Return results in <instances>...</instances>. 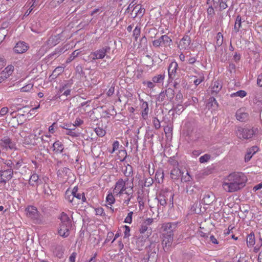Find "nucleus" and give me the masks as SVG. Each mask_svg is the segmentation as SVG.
<instances>
[{"mask_svg": "<svg viewBox=\"0 0 262 262\" xmlns=\"http://www.w3.org/2000/svg\"><path fill=\"white\" fill-rule=\"evenodd\" d=\"M160 40H162V45L165 46L169 45L172 42V40L166 35H162L160 37Z\"/></svg>", "mask_w": 262, "mask_h": 262, "instance_id": "58836bf2", "label": "nucleus"}, {"mask_svg": "<svg viewBox=\"0 0 262 262\" xmlns=\"http://www.w3.org/2000/svg\"><path fill=\"white\" fill-rule=\"evenodd\" d=\"M71 227L70 225H62L60 224V226L58 230V234L62 237L66 238L70 235L69 229Z\"/></svg>", "mask_w": 262, "mask_h": 262, "instance_id": "2eb2a0df", "label": "nucleus"}, {"mask_svg": "<svg viewBox=\"0 0 262 262\" xmlns=\"http://www.w3.org/2000/svg\"><path fill=\"white\" fill-rule=\"evenodd\" d=\"M190 179L191 178L188 172H187L184 176L182 175L181 177L182 182H188L190 181Z\"/></svg>", "mask_w": 262, "mask_h": 262, "instance_id": "69168bd1", "label": "nucleus"}, {"mask_svg": "<svg viewBox=\"0 0 262 262\" xmlns=\"http://www.w3.org/2000/svg\"><path fill=\"white\" fill-rule=\"evenodd\" d=\"M246 243L248 247H252L255 244V237L253 232L247 235Z\"/></svg>", "mask_w": 262, "mask_h": 262, "instance_id": "4be33fe9", "label": "nucleus"}, {"mask_svg": "<svg viewBox=\"0 0 262 262\" xmlns=\"http://www.w3.org/2000/svg\"><path fill=\"white\" fill-rule=\"evenodd\" d=\"M190 37L187 35H185L180 41L179 47L181 50L186 49L190 45Z\"/></svg>", "mask_w": 262, "mask_h": 262, "instance_id": "f3484780", "label": "nucleus"}, {"mask_svg": "<svg viewBox=\"0 0 262 262\" xmlns=\"http://www.w3.org/2000/svg\"><path fill=\"white\" fill-rule=\"evenodd\" d=\"M215 200V196L211 192H206L203 196L202 201L205 205L211 204Z\"/></svg>", "mask_w": 262, "mask_h": 262, "instance_id": "6ab92c4d", "label": "nucleus"}, {"mask_svg": "<svg viewBox=\"0 0 262 262\" xmlns=\"http://www.w3.org/2000/svg\"><path fill=\"white\" fill-rule=\"evenodd\" d=\"M153 182V180L151 177L147 178L145 180L144 186L147 187H150L152 185Z\"/></svg>", "mask_w": 262, "mask_h": 262, "instance_id": "13d9d810", "label": "nucleus"}, {"mask_svg": "<svg viewBox=\"0 0 262 262\" xmlns=\"http://www.w3.org/2000/svg\"><path fill=\"white\" fill-rule=\"evenodd\" d=\"M133 212L131 211L127 214V216L125 217L124 222L128 224H131L132 222V216Z\"/></svg>", "mask_w": 262, "mask_h": 262, "instance_id": "052dcab7", "label": "nucleus"}, {"mask_svg": "<svg viewBox=\"0 0 262 262\" xmlns=\"http://www.w3.org/2000/svg\"><path fill=\"white\" fill-rule=\"evenodd\" d=\"M178 68V64L176 61L171 62L168 69V77L169 79H173Z\"/></svg>", "mask_w": 262, "mask_h": 262, "instance_id": "ddd939ff", "label": "nucleus"}, {"mask_svg": "<svg viewBox=\"0 0 262 262\" xmlns=\"http://www.w3.org/2000/svg\"><path fill=\"white\" fill-rule=\"evenodd\" d=\"M227 1L228 0H220L219 3L220 11H222L228 7Z\"/></svg>", "mask_w": 262, "mask_h": 262, "instance_id": "3c124183", "label": "nucleus"}, {"mask_svg": "<svg viewBox=\"0 0 262 262\" xmlns=\"http://www.w3.org/2000/svg\"><path fill=\"white\" fill-rule=\"evenodd\" d=\"M102 10L101 8H96L91 12L90 15L91 16H93L94 17H96V16L98 15L101 13H102Z\"/></svg>", "mask_w": 262, "mask_h": 262, "instance_id": "864d4df0", "label": "nucleus"}, {"mask_svg": "<svg viewBox=\"0 0 262 262\" xmlns=\"http://www.w3.org/2000/svg\"><path fill=\"white\" fill-rule=\"evenodd\" d=\"M114 3L117 4L119 6H125L127 5L130 0H112Z\"/></svg>", "mask_w": 262, "mask_h": 262, "instance_id": "603ef678", "label": "nucleus"}, {"mask_svg": "<svg viewBox=\"0 0 262 262\" xmlns=\"http://www.w3.org/2000/svg\"><path fill=\"white\" fill-rule=\"evenodd\" d=\"M106 203L107 205L112 206L113 204L115 203V199L113 195V193H109L106 198Z\"/></svg>", "mask_w": 262, "mask_h": 262, "instance_id": "79ce46f5", "label": "nucleus"}, {"mask_svg": "<svg viewBox=\"0 0 262 262\" xmlns=\"http://www.w3.org/2000/svg\"><path fill=\"white\" fill-rule=\"evenodd\" d=\"M127 195L126 199L124 200L123 203L126 205H128L131 199L133 197V189L132 190H128L124 192Z\"/></svg>", "mask_w": 262, "mask_h": 262, "instance_id": "4c0bfd02", "label": "nucleus"}, {"mask_svg": "<svg viewBox=\"0 0 262 262\" xmlns=\"http://www.w3.org/2000/svg\"><path fill=\"white\" fill-rule=\"evenodd\" d=\"M246 94H247V93L245 91L240 90L235 93H232L231 95V96L232 97H235V96H239L241 98H243V97L246 96Z\"/></svg>", "mask_w": 262, "mask_h": 262, "instance_id": "09e8293b", "label": "nucleus"}, {"mask_svg": "<svg viewBox=\"0 0 262 262\" xmlns=\"http://www.w3.org/2000/svg\"><path fill=\"white\" fill-rule=\"evenodd\" d=\"M257 148L256 146H253L252 148L247 150V153L245 156V161L247 162L250 160L253 155L255 153V149Z\"/></svg>", "mask_w": 262, "mask_h": 262, "instance_id": "a878e982", "label": "nucleus"}, {"mask_svg": "<svg viewBox=\"0 0 262 262\" xmlns=\"http://www.w3.org/2000/svg\"><path fill=\"white\" fill-rule=\"evenodd\" d=\"M258 132L257 128L249 126H238L235 130L237 137L240 139H251Z\"/></svg>", "mask_w": 262, "mask_h": 262, "instance_id": "7ed1b4c3", "label": "nucleus"}, {"mask_svg": "<svg viewBox=\"0 0 262 262\" xmlns=\"http://www.w3.org/2000/svg\"><path fill=\"white\" fill-rule=\"evenodd\" d=\"M76 202H79V204L80 203L83 204L84 202H86V199L85 196V194L83 192L79 193L78 192L73 195Z\"/></svg>", "mask_w": 262, "mask_h": 262, "instance_id": "bb28decb", "label": "nucleus"}, {"mask_svg": "<svg viewBox=\"0 0 262 262\" xmlns=\"http://www.w3.org/2000/svg\"><path fill=\"white\" fill-rule=\"evenodd\" d=\"M28 47L24 41L18 42L14 48V51L17 54H21L27 51Z\"/></svg>", "mask_w": 262, "mask_h": 262, "instance_id": "4468645a", "label": "nucleus"}, {"mask_svg": "<svg viewBox=\"0 0 262 262\" xmlns=\"http://www.w3.org/2000/svg\"><path fill=\"white\" fill-rule=\"evenodd\" d=\"M154 223V219L148 218L145 220L141 224L140 228V232L144 234L146 237H149L152 232L151 228L150 226Z\"/></svg>", "mask_w": 262, "mask_h": 262, "instance_id": "423d86ee", "label": "nucleus"}, {"mask_svg": "<svg viewBox=\"0 0 262 262\" xmlns=\"http://www.w3.org/2000/svg\"><path fill=\"white\" fill-rule=\"evenodd\" d=\"M83 123V121L80 119L79 118H77L76 119L74 123L72 124V126L75 128L76 126H79L80 125Z\"/></svg>", "mask_w": 262, "mask_h": 262, "instance_id": "e2e57ef3", "label": "nucleus"}, {"mask_svg": "<svg viewBox=\"0 0 262 262\" xmlns=\"http://www.w3.org/2000/svg\"><path fill=\"white\" fill-rule=\"evenodd\" d=\"M246 176L239 172L231 173L226 177L222 182L223 189L228 193H233L242 190L247 182Z\"/></svg>", "mask_w": 262, "mask_h": 262, "instance_id": "f257e3e1", "label": "nucleus"}, {"mask_svg": "<svg viewBox=\"0 0 262 262\" xmlns=\"http://www.w3.org/2000/svg\"><path fill=\"white\" fill-rule=\"evenodd\" d=\"M27 216L31 219L34 223L39 224L42 221L37 209L34 206H28L26 209Z\"/></svg>", "mask_w": 262, "mask_h": 262, "instance_id": "39448f33", "label": "nucleus"}, {"mask_svg": "<svg viewBox=\"0 0 262 262\" xmlns=\"http://www.w3.org/2000/svg\"><path fill=\"white\" fill-rule=\"evenodd\" d=\"M65 199L73 206L79 205V202H76L73 194H71V191L69 189H67L65 192Z\"/></svg>", "mask_w": 262, "mask_h": 262, "instance_id": "412c9836", "label": "nucleus"}, {"mask_svg": "<svg viewBox=\"0 0 262 262\" xmlns=\"http://www.w3.org/2000/svg\"><path fill=\"white\" fill-rule=\"evenodd\" d=\"M141 27L139 26H137L133 30V36L135 37L136 40L140 35Z\"/></svg>", "mask_w": 262, "mask_h": 262, "instance_id": "c03bdc74", "label": "nucleus"}, {"mask_svg": "<svg viewBox=\"0 0 262 262\" xmlns=\"http://www.w3.org/2000/svg\"><path fill=\"white\" fill-rule=\"evenodd\" d=\"M165 73L157 75L152 78V81L154 83H163L165 79Z\"/></svg>", "mask_w": 262, "mask_h": 262, "instance_id": "473e14b6", "label": "nucleus"}, {"mask_svg": "<svg viewBox=\"0 0 262 262\" xmlns=\"http://www.w3.org/2000/svg\"><path fill=\"white\" fill-rule=\"evenodd\" d=\"M216 38L217 45L218 46H221L223 42V36L221 32H219L217 34Z\"/></svg>", "mask_w": 262, "mask_h": 262, "instance_id": "8fccbe9b", "label": "nucleus"}, {"mask_svg": "<svg viewBox=\"0 0 262 262\" xmlns=\"http://www.w3.org/2000/svg\"><path fill=\"white\" fill-rule=\"evenodd\" d=\"M158 202L160 205L164 206L166 204V201L165 196L163 195H160L158 198Z\"/></svg>", "mask_w": 262, "mask_h": 262, "instance_id": "680f3d73", "label": "nucleus"}, {"mask_svg": "<svg viewBox=\"0 0 262 262\" xmlns=\"http://www.w3.org/2000/svg\"><path fill=\"white\" fill-rule=\"evenodd\" d=\"M38 179V176L36 173H33L30 178L29 184L32 186H34L35 185L38 186L37 183Z\"/></svg>", "mask_w": 262, "mask_h": 262, "instance_id": "c9c22d12", "label": "nucleus"}, {"mask_svg": "<svg viewBox=\"0 0 262 262\" xmlns=\"http://www.w3.org/2000/svg\"><path fill=\"white\" fill-rule=\"evenodd\" d=\"M60 41V37L59 34L51 36L46 41L45 45L47 48H51L59 43Z\"/></svg>", "mask_w": 262, "mask_h": 262, "instance_id": "9b49d317", "label": "nucleus"}, {"mask_svg": "<svg viewBox=\"0 0 262 262\" xmlns=\"http://www.w3.org/2000/svg\"><path fill=\"white\" fill-rule=\"evenodd\" d=\"M248 116L247 113L242 112L240 110L237 111L236 113V119L241 122L245 121L247 119Z\"/></svg>", "mask_w": 262, "mask_h": 262, "instance_id": "2f4dec72", "label": "nucleus"}, {"mask_svg": "<svg viewBox=\"0 0 262 262\" xmlns=\"http://www.w3.org/2000/svg\"><path fill=\"white\" fill-rule=\"evenodd\" d=\"M207 13L209 18H212L215 15V11L212 6H209L207 10Z\"/></svg>", "mask_w": 262, "mask_h": 262, "instance_id": "37998d69", "label": "nucleus"}, {"mask_svg": "<svg viewBox=\"0 0 262 262\" xmlns=\"http://www.w3.org/2000/svg\"><path fill=\"white\" fill-rule=\"evenodd\" d=\"M95 210L97 215L104 216L105 215L104 209L102 207L95 208Z\"/></svg>", "mask_w": 262, "mask_h": 262, "instance_id": "bf43d9fd", "label": "nucleus"}, {"mask_svg": "<svg viewBox=\"0 0 262 262\" xmlns=\"http://www.w3.org/2000/svg\"><path fill=\"white\" fill-rule=\"evenodd\" d=\"M1 141V146L5 148H9L11 149L15 148V144L9 137L7 136H5L2 138Z\"/></svg>", "mask_w": 262, "mask_h": 262, "instance_id": "9d476101", "label": "nucleus"}, {"mask_svg": "<svg viewBox=\"0 0 262 262\" xmlns=\"http://www.w3.org/2000/svg\"><path fill=\"white\" fill-rule=\"evenodd\" d=\"M166 96V99L168 101H171L174 96V91L172 88H167L164 91Z\"/></svg>", "mask_w": 262, "mask_h": 262, "instance_id": "c756f323", "label": "nucleus"}, {"mask_svg": "<svg viewBox=\"0 0 262 262\" xmlns=\"http://www.w3.org/2000/svg\"><path fill=\"white\" fill-rule=\"evenodd\" d=\"M13 71L14 67L12 65H9L1 72L0 73V83L9 78L12 74Z\"/></svg>", "mask_w": 262, "mask_h": 262, "instance_id": "1a4fd4ad", "label": "nucleus"}, {"mask_svg": "<svg viewBox=\"0 0 262 262\" xmlns=\"http://www.w3.org/2000/svg\"><path fill=\"white\" fill-rule=\"evenodd\" d=\"M64 70V68L62 67H58L54 69L52 74L50 75V78L51 79L56 78L60 74H61Z\"/></svg>", "mask_w": 262, "mask_h": 262, "instance_id": "c85d7f7f", "label": "nucleus"}, {"mask_svg": "<svg viewBox=\"0 0 262 262\" xmlns=\"http://www.w3.org/2000/svg\"><path fill=\"white\" fill-rule=\"evenodd\" d=\"M69 87L68 84H64V85H62L60 87L59 89V92L60 93L63 92L62 94L61 95H64L66 96H68L70 95L71 93V90L70 89H67V88Z\"/></svg>", "mask_w": 262, "mask_h": 262, "instance_id": "e433bc0d", "label": "nucleus"}, {"mask_svg": "<svg viewBox=\"0 0 262 262\" xmlns=\"http://www.w3.org/2000/svg\"><path fill=\"white\" fill-rule=\"evenodd\" d=\"M242 18L241 16L238 15L237 16L235 20V23L234 27V31L235 33L238 32L239 31L240 28L242 27Z\"/></svg>", "mask_w": 262, "mask_h": 262, "instance_id": "f704fd0d", "label": "nucleus"}, {"mask_svg": "<svg viewBox=\"0 0 262 262\" xmlns=\"http://www.w3.org/2000/svg\"><path fill=\"white\" fill-rule=\"evenodd\" d=\"M75 129V128L73 127L71 129L67 130L65 134L73 137H77L79 136V133L74 132Z\"/></svg>", "mask_w": 262, "mask_h": 262, "instance_id": "49530a36", "label": "nucleus"}, {"mask_svg": "<svg viewBox=\"0 0 262 262\" xmlns=\"http://www.w3.org/2000/svg\"><path fill=\"white\" fill-rule=\"evenodd\" d=\"M43 192L48 196H49L51 194V190L50 189L48 185H43Z\"/></svg>", "mask_w": 262, "mask_h": 262, "instance_id": "774afa93", "label": "nucleus"}, {"mask_svg": "<svg viewBox=\"0 0 262 262\" xmlns=\"http://www.w3.org/2000/svg\"><path fill=\"white\" fill-rule=\"evenodd\" d=\"M143 84L146 85L147 87L149 89H153L155 87V84L152 81H143Z\"/></svg>", "mask_w": 262, "mask_h": 262, "instance_id": "0e129e2a", "label": "nucleus"}, {"mask_svg": "<svg viewBox=\"0 0 262 262\" xmlns=\"http://www.w3.org/2000/svg\"><path fill=\"white\" fill-rule=\"evenodd\" d=\"M13 176V171L12 169H8L3 170L0 174V183L6 184V183L10 180Z\"/></svg>", "mask_w": 262, "mask_h": 262, "instance_id": "6e6552de", "label": "nucleus"}, {"mask_svg": "<svg viewBox=\"0 0 262 262\" xmlns=\"http://www.w3.org/2000/svg\"><path fill=\"white\" fill-rule=\"evenodd\" d=\"M50 137V136H46L45 137L47 139H45L43 137V136L40 137V140L41 143H40V142H38L39 144L38 146V149L40 150L48 151V146L49 144V141L48 140V139H49Z\"/></svg>", "mask_w": 262, "mask_h": 262, "instance_id": "dca6fc26", "label": "nucleus"}, {"mask_svg": "<svg viewBox=\"0 0 262 262\" xmlns=\"http://www.w3.org/2000/svg\"><path fill=\"white\" fill-rule=\"evenodd\" d=\"M209 88L211 89L210 91L212 95L216 94L222 89V84L220 81H215Z\"/></svg>", "mask_w": 262, "mask_h": 262, "instance_id": "aec40b11", "label": "nucleus"}, {"mask_svg": "<svg viewBox=\"0 0 262 262\" xmlns=\"http://www.w3.org/2000/svg\"><path fill=\"white\" fill-rule=\"evenodd\" d=\"M173 233L170 231L169 233H163L162 244L164 250L167 251L171 247L173 242Z\"/></svg>", "mask_w": 262, "mask_h": 262, "instance_id": "0eeeda50", "label": "nucleus"}, {"mask_svg": "<svg viewBox=\"0 0 262 262\" xmlns=\"http://www.w3.org/2000/svg\"><path fill=\"white\" fill-rule=\"evenodd\" d=\"M164 179V171L162 169H159L157 170L155 174V179L156 182L160 184L163 182Z\"/></svg>", "mask_w": 262, "mask_h": 262, "instance_id": "cd10ccee", "label": "nucleus"}, {"mask_svg": "<svg viewBox=\"0 0 262 262\" xmlns=\"http://www.w3.org/2000/svg\"><path fill=\"white\" fill-rule=\"evenodd\" d=\"M110 47L108 46H105L102 48L99 49L92 52L90 56L93 60L103 59L105 56L107 58H109L110 56L107 54L110 52Z\"/></svg>", "mask_w": 262, "mask_h": 262, "instance_id": "20e7f679", "label": "nucleus"}, {"mask_svg": "<svg viewBox=\"0 0 262 262\" xmlns=\"http://www.w3.org/2000/svg\"><path fill=\"white\" fill-rule=\"evenodd\" d=\"M124 174L126 177H130L133 175V167L131 165L128 164L126 166L125 169L124 170Z\"/></svg>", "mask_w": 262, "mask_h": 262, "instance_id": "ea45409f", "label": "nucleus"}, {"mask_svg": "<svg viewBox=\"0 0 262 262\" xmlns=\"http://www.w3.org/2000/svg\"><path fill=\"white\" fill-rule=\"evenodd\" d=\"M153 124L154 127L157 129H159L161 126L160 121L156 117L154 118Z\"/></svg>", "mask_w": 262, "mask_h": 262, "instance_id": "338daca9", "label": "nucleus"}, {"mask_svg": "<svg viewBox=\"0 0 262 262\" xmlns=\"http://www.w3.org/2000/svg\"><path fill=\"white\" fill-rule=\"evenodd\" d=\"M220 2V0H207V4L215 8L218 7Z\"/></svg>", "mask_w": 262, "mask_h": 262, "instance_id": "de8ad7c7", "label": "nucleus"}, {"mask_svg": "<svg viewBox=\"0 0 262 262\" xmlns=\"http://www.w3.org/2000/svg\"><path fill=\"white\" fill-rule=\"evenodd\" d=\"M207 106L208 107H213L214 108H215L217 107L218 103L217 102V101L214 97H210L209 99Z\"/></svg>", "mask_w": 262, "mask_h": 262, "instance_id": "a19ab883", "label": "nucleus"}, {"mask_svg": "<svg viewBox=\"0 0 262 262\" xmlns=\"http://www.w3.org/2000/svg\"><path fill=\"white\" fill-rule=\"evenodd\" d=\"M145 13V9L141 5H137L134 7L131 13L132 17L135 18L142 17Z\"/></svg>", "mask_w": 262, "mask_h": 262, "instance_id": "f8f14e48", "label": "nucleus"}, {"mask_svg": "<svg viewBox=\"0 0 262 262\" xmlns=\"http://www.w3.org/2000/svg\"><path fill=\"white\" fill-rule=\"evenodd\" d=\"M52 147L53 150L58 154L61 153L64 149L63 145L59 141L55 142L52 145Z\"/></svg>", "mask_w": 262, "mask_h": 262, "instance_id": "5701e85b", "label": "nucleus"}, {"mask_svg": "<svg viewBox=\"0 0 262 262\" xmlns=\"http://www.w3.org/2000/svg\"><path fill=\"white\" fill-rule=\"evenodd\" d=\"M175 225L171 223H166L162 225V228L163 231L165 232L164 233H169L170 231L173 233V229H172V226H174Z\"/></svg>", "mask_w": 262, "mask_h": 262, "instance_id": "72a5a7b5", "label": "nucleus"}, {"mask_svg": "<svg viewBox=\"0 0 262 262\" xmlns=\"http://www.w3.org/2000/svg\"><path fill=\"white\" fill-rule=\"evenodd\" d=\"M141 108H142V117L143 119L146 120L148 118L149 107L148 103L146 101H144L141 104Z\"/></svg>", "mask_w": 262, "mask_h": 262, "instance_id": "393cba45", "label": "nucleus"}, {"mask_svg": "<svg viewBox=\"0 0 262 262\" xmlns=\"http://www.w3.org/2000/svg\"><path fill=\"white\" fill-rule=\"evenodd\" d=\"M210 157H211L210 155H209L208 154H205V155L201 156L199 158V161L201 163L206 162L210 159Z\"/></svg>", "mask_w": 262, "mask_h": 262, "instance_id": "4d7b16f0", "label": "nucleus"}, {"mask_svg": "<svg viewBox=\"0 0 262 262\" xmlns=\"http://www.w3.org/2000/svg\"><path fill=\"white\" fill-rule=\"evenodd\" d=\"M183 172L178 168H173L170 172V177L174 180H178Z\"/></svg>", "mask_w": 262, "mask_h": 262, "instance_id": "b1692460", "label": "nucleus"}, {"mask_svg": "<svg viewBox=\"0 0 262 262\" xmlns=\"http://www.w3.org/2000/svg\"><path fill=\"white\" fill-rule=\"evenodd\" d=\"M60 219L61 221L60 224L66 225H68V224H69L70 225V226H71L70 217L64 212H62L61 213Z\"/></svg>", "mask_w": 262, "mask_h": 262, "instance_id": "7c9ffc66", "label": "nucleus"}, {"mask_svg": "<svg viewBox=\"0 0 262 262\" xmlns=\"http://www.w3.org/2000/svg\"><path fill=\"white\" fill-rule=\"evenodd\" d=\"M133 180L134 179H132L130 182H128V178H126L125 180L122 179H119L116 182L115 187L113 190V194L116 196H120L124 193V192L126 189L129 191L132 190L134 188Z\"/></svg>", "mask_w": 262, "mask_h": 262, "instance_id": "f03ea898", "label": "nucleus"}, {"mask_svg": "<svg viewBox=\"0 0 262 262\" xmlns=\"http://www.w3.org/2000/svg\"><path fill=\"white\" fill-rule=\"evenodd\" d=\"M166 99V96H165V93L164 91L161 92L158 95L157 98V101L159 102H164Z\"/></svg>", "mask_w": 262, "mask_h": 262, "instance_id": "6e6d98bb", "label": "nucleus"}, {"mask_svg": "<svg viewBox=\"0 0 262 262\" xmlns=\"http://www.w3.org/2000/svg\"><path fill=\"white\" fill-rule=\"evenodd\" d=\"M95 132L97 136L101 137H103L106 134L105 130L99 127H96L95 129Z\"/></svg>", "mask_w": 262, "mask_h": 262, "instance_id": "a18cd8bd", "label": "nucleus"}, {"mask_svg": "<svg viewBox=\"0 0 262 262\" xmlns=\"http://www.w3.org/2000/svg\"><path fill=\"white\" fill-rule=\"evenodd\" d=\"M52 251L56 257L59 258L62 257L64 251L62 246L59 245H54L52 247Z\"/></svg>", "mask_w": 262, "mask_h": 262, "instance_id": "a211bd4d", "label": "nucleus"}, {"mask_svg": "<svg viewBox=\"0 0 262 262\" xmlns=\"http://www.w3.org/2000/svg\"><path fill=\"white\" fill-rule=\"evenodd\" d=\"M33 85L32 83H29L21 88L20 91L23 92H28L30 91L33 89Z\"/></svg>", "mask_w": 262, "mask_h": 262, "instance_id": "5fc2aeb1", "label": "nucleus"}]
</instances>
